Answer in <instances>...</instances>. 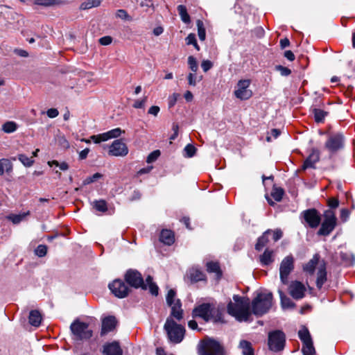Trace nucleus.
<instances>
[{
    "label": "nucleus",
    "mask_w": 355,
    "mask_h": 355,
    "mask_svg": "<svg viewBox=\"0 0 355 355\" xmlns=\"http://www.w3.org/2000/svg\"><path fill=\"white\" fill-rule=\"evenodd\" d=\"M294 269V258L292 255L286 257L281 262L279 266V275L282 284H287L288 275Z\"/></svg>",
    "instance_id": "9b49d317"
},
{
    "label": "nucleus",
    "mask_w": 355,
    "mask_h": 355,
    "mask_svg": "<svg viewBox=\"0 0 355 355\" xmlns=\"http://www.w3.org/2000/svg\"><path fill=\"white\" fill-rule=\"evenodd\" d=\"M101 0H87L82 3L80 5V9L87 10L94 7H97L100 5Z\"/></svg>",
    "instance_id": "e433bc0d"
},
{
    "label": "nucleus",
    "mask_w": 355,
    "mask_h": 355,
    "mask_svg": "<svg viewBox=\"0 0 355 355\" xmlns=\"http://www.w3.org/2000/svg\"><path fill=\"white\" fill-rule=\"evenodd\" d=\"M272 239L275 241H277L283 236V232L280 229H276L274 231H272Z\"/></svg>",
    "instance_id": "bf43d9fd"
},
{
    "label": "nucleus",
    "mask_w": 355,
    "mask_h": 355,
    "mask_svg": "<svg viewBox=\"0 0 355 355\" xmlns=\"http://www.w3.org/2000/svg\"><path fill=\"white\" fill-rule=\"evenodd\" d=\"M70 329L76 340H88L92 336V331L89 328V324L78 320L73 321L70 326Z\"/></svg>",
    "instance_id": "423d86ee"
},
{
    "label": "nucleus",
    "mask_w": 355,
    "mask_h": 355,
    "mask_svg": "<svg viewBox=\"0 0 355 355\" xmlns=\"http://www.w3.org/2000/svg\"><path fill=\"white\" fill-rule=\"evenodd\" d=\"M178 11L183 22L186 24L190 22V17L187 13V8L184 5H179Z\"/></svg>",
    "instance_id": "f704fd0d"
},
{
    "label": "nucleus",
    "mask_w": 355,
    "mask_h": 355,
    "mask_svg": "<svg viewBox=\"0 0 355 355\" xmlns=\"http://www.w3.org/2000/svg\"><path fill=\"white\" fill-rule=\"evenodd\" d=\"M273 296L271 293H260L251 302V313L257 317L262 316L269 311L272 305Z\"/></svg>",
    "instance_id": "7ed1b4c3"
},
{
    "label": "nucleus",
    "mask_w": 355,
    "mask_h": 355,
    "mask_svg": "<svg viewBox=\"0 0 355 355\" xmlns=\"http://www.w3.org/2000/svg\"><path fill=\"white\" fill-rule=\"evenodd\" d=\"M312 112L314 114L315 121L317 123H321L324 121V118L327 115V112L318 108H313Z\"/></svg>",
    "instance_id": "c9c22d12"
},
{
    "label": "nucleus",
    "mask_w": 355,
    "mask_h": 355,
    "mask_svg": "<svg viewBox=\"0 0 355 355\" xmlns=\"http://www.w3.org/2000/svg\"><path fill=\"white\" fill-rule=\"evenodd\" d=\"M61 0H35L34 3L35 5L43 6H51L59 4Z\"/></svg>",
    "instance_id": "a19ab883"
},
{
    "label": "nucleus",
    "mask_w": 355,
    "mask_h": 355,
    "mask_svg": "<svg viewBox=\"0 0 355 355\" xmlns=\"http://www.w3.org/2000/svg\"><path fill=\"white\" fill-rule=\"evenodd\" d=\"M250 85V80H239L237 83L236 89L234 91L235 96L241 100L249 99L252 95V91L248 89Z\"/></svg>",
    "instance_id": "ddd939ff"
},
{
    "label": "nucleus",
    "mask_w": 355,
    "mask_h": 355,
    "mask_svg": "<svg viewBox=\"0 0 355 355\" xmlns=\"http://www.w3.org/2000/svg\"><path fill=\"white\" fill-rule=\"evenodd\" d=\"M26 216V214H10L8 216V219L11 220L14 224L19 223L23 218Z\"/></svg>",
    "instance_id": "49530a36"
},
{
    "label": "nucleus",
    "mask_w": 355,
    "mask_h": 355,
    "mask_svg": "<svg viewBox=\"0 0 355 355\" xmlns=\"http://www.w3.org/2000/svg\"><path fill=\"white\" fill-rule=\"evenodd\" d=\"M193 318H200L205 322H223V314L219 309H215L209 303H203L196 306L192 311Z\"/></svg>",
    "instance_id": "f03ea898"
},
{
    "label": "nucleus",
    "mask_w": 355,
    "mask_h": 355,
    "mask_svg": "<svg viewBox=\"0 0 355 355\" xmlns=\"http://www.w3.org/2000/svg\"><path fill=\"white\" fill-rule=\"evenodd\" d=\"M128 153V146L121 139L114 140L109 147L108 154L111 156L124 157Z\"/></svg>",
    "instance_id": "4468645a"
},
{
    "label": "nucleus",
    "mask_w": 355,
    "mask_h": 355,
    "mask_svg": "<svg viewBox=\"0 0 355 355\" xmlns=\"http://www.w3.org/2000/svg\"><path fill=\"white\" fill-rule=\"evenodd\" d=\"M270 233H272V230H268L258 239L257 243L255 245L257 250L260 251L268 243V235Z\"/></svg>",
    "instance_id": "c756f323"
},
{
    "label": "nucleus",
    "mask_w": 355,
    "mask_h": 355,
    "mask_svg": "<svg viewBox=\"0 0 355 355\" xmlns=\"http://www.w3.org/2000/svg\"><path fill=\"white\" fill-rule=\"evenodd\" d=\"M160 109L158 106L157 105H153V106H151L148 111V113L149 114H151V115H153L155 116H157L159 112Z\"/></svg>",
    "instance_id": "338daca9"
},
{
    "label": "nucleus",
    "mask_w": 355,
    "mask_h": 355,
    "mask_svg": "<svg viewBox=\"0 0 355 355\" xmlns=\"http://www.w3.org/2000/svg\"><path fill=\"white\" fill-rule=\"evenodd\" d=\"M320 263H321V262H320V255L318 254H315L312 259L303 266V270L309 275H313L316 266H319Z\"/></svg>",
    "instance_id": "5701e85b"
},
{
    "label": "nucleus",
    "mask_w": 355,
    "mask_h": 355,
    "mask_svg": "<svg viewBox=\"0 0 355 355\" xmlns=\"http://www.w3.org/2000/svg\"><path fill=\"white\" fill-rule=\"evenodd\" d=\"M345 137L342 133L338 132L329 136L325 142V148L331 153H335L344 147Z\"/></svg>",
    "instance_id": "1a4fd4ad"
},
{
    "label": "nucleus",
    "mask_w": 355,
    "mask_h": 355,
    "mask_svg": "<svg viewBox=\"0 0 355 355\" xmlns=\"http://www.w3.org/2000/svg\"><path fill=\"white\" fill-rule=\"evenodd\" d=\"M179 96L178 94L174 93L168 98V107H172L175 105L177 102L178 98Z\"/></svg>",
    "instance_id": "13d9d810"
},
{
    "label": "nucleus",
    "mask_w": 355,
    "mask_h": 355,
    "mask_svg": "<svg viewBox=\"0 0 355 355\" xmlns=\"http://www.w3.org/2000/svg\"><path fill=\"white\" fill-rule=\"evenodd\" d=\"M320 159V153L318 150H313L309 157L304 160L302 169L314 168L315 164Z\"/></svg>",
    "instance_id": "412c9836"
},
{
    "label": "nucleus",
    "mask_w": 355,
    "mask_h": 355,
    "mask_svg": "<svg viewBox=\"0 0 355 355\" xmlns=\"http://www.w3.org/2000/svg\"><path fill=\"white\" fill-rule=\"evenodd\" d=\"M112 42V38L110 36H104L99 39V43L104 46L110 44Z\"/></svg>",
    "instance_id": "052dcab7"
},
{
    "label": "nucleus",
    "mask_w": 355,
    "mask_h": 355,
    "mask_svg": "<svg viewBox=\"0 0 355 355\" xmlns=\"http://www.w3.org/2000/svg\"><path fill=\"white\" fill-rule=\"evenodd\" d=\"M94 208L101 212H105L107 209V203L104 200H96L94 202Z\"/></svg>",
    "instance_id": "c03bdc74"
},
{
    "label": "nucleus",
    "mask_w": 355,
    "mask_h": 355,
    "mask_svg": "<svg viewBox=\"0 0 355 355\" xmlns=\"http://www.w3.org/2000/svg\"><path fill=\"white\" fill-rule=\"evenodd\" d=\"M284 193V192L282 189L275 187L273 188L271 196L277 202H280L283 198Z\"/></svg>",
    "instance_id": "37998d69"
},
{
    "label": "nucleus",
    "mask_w": 355,
    "mask_h": 355,
    "mask_svg": "<svg viewBox=\"0 0 355 355\" xmlns=\"http://www.w3.org/2000/svg\"><path fill=\"white\" fill-rule=\"evenodd\" d=\"M58 144L64 149H67L70 147L69 143L64 136H59L58 137Z\"/></svg>",
    "instance_id": "864d4df0"
},
{
    "label": "nucleus",
    "mask_w": 355,
    "mask_h": 355,
    "mask_svg": "<svg viewBox=\"0 0 355 355\" xmlns=\"http://www.w3.org/2000/svg\"><path fill=\"white\" fill-rule=\"evenodd\" d=\"M101 177H102V174H101L99 173H96L93 175L87 178L85 180L84 183H85V184H91V183L94 182V181H96V180L101 178Z\"/></svg>",
    "instance_id": "5fc2aeb1"
},
{
    "label": "nucleus",
    "mask_w": 355,
    "mask_h": 355,
    "mask_svg": "<svg viewBox=\"0 0 355 355\" xmlns=\"http://www.w3.org/2000/svg\"><path fill=\"white\" fill-rule=\"evenodd\" d=\"M125 282L132 287L138 288H141L144 290H146V285L144 281V278L141 274L134 269H129L125 274Z\"/></svg>",
    "instance_id": "9d476101"
},
{
    "label": "nucleus",
    "mask_w": 355,
    "mask_h": 355,
    "mask_svg": "<svg viewBox=\"0 0 355 355\" xmlns=\"http://www.w3.org/2000/svg\"><path fill=\"white\" fill-rule=\"evenodd\" d=\"M233 300L234 302L227 304V313L239 322L248 321L252 314L249 300L238 295H234Z\"/></svg>",
    "instance_id": "f257e3e1"
},
{
    "label": "nucleus",
    "mask_w": 355,
    "mask_h": 355,
    "mask_svg": "<svg viewBox=\"0 0 355 355\" xmlns=\"http://www.w3.org/2000/svg\"><path fill=\"white\" fill-rule=\"evenodd\" d=\"M224 348L221 344L210 338H206L198 345L199 355H224Z\"/></svg>",
    "instance_id": "20e7f679"
},
{
    "label": "nucleus",
    "mask_w": 355,
    "mask_h": 355,
    "mask_svg": "<svg viewBox=\"0 0 355 355\" xmlns=\"http://www.w3.org/2000/svg\"><path fill=\"white\" fill-rule=\"evenodd\" d=\"M349 216V211L347 209H343L340 211V218L343 222L347 221Z\"/></svg>",
    "instance_id": "69168bd1"
},
{
    "label": "nucleus",
    "mask_w": 355,
    "mask_h": 355,
    "mask_svg": "<svg viewBox=\"0 0 355 355\" xmlns=\"http://www.w3.org/2000/svg\"><path fill=\"white\" fill-rule=\"evenodd\" d=\"M288 291L293 299L298 300L304 297L306 288L302 282L293 281L288 286Z\"/></svg>",
    "instance_id": "f3484780"
},
{
    "label": "nucleus",
    "mask_w": 355,
    "mask_h": 355,
    "mask_svg": "<svg viewBox=\"0 0 355 355\" xmlns=\"http://www.w3.org/2000/svg\"><path fill=\"white\" fill-rule=\"evenodd\" d=\"M18 159L22 163V164L26 167L31 166L34 163V160L32 159V157H28L24 154L19 155Z\"/></svg>",
    "instance_id": "79ce46f5"
},
{
    "label": "nucleus",
    "mask_w": 355,
    "mask_h": 355,
    "mask_svg": "<svg viewBox=\"0 0 355 355\" xmlns=\"http://www.w3.org/2000/svg\"><path fill=\"white\" fill-rule=\"evenodd\" d=\"M121 133L122 130L121 128H116L102 134L92 135L90 138L94 143L98 144L101 141H105L110 139L117 138Z\"/></svg>",
    "instance_id": "a211bd4d"
},
{
    "label": "nucleus",
    "mask_w": 355,
    "mask_h": 355,
    "mask_svg": "<svg viewBox=\"0 0 355 355\" xmlns=\"http://www.w3.org/2000/svg\"><path fill=\"white\" fill-rule=\"evenodd\" d=\"M164 328L171 342L180 343L183 340L185 332L184 328L177 324L171 318H167Z\"/></svg>",
    "instance_id": "39448f33"
},
{
    "label": "nucleus",
    "mask_w": 355,
    "mask_h": 355,
    "mask_svg": "<svg viewBox=\"0 0 355 355\" xmlns=\"http://www.w3.org/2000/svg\"><path fill=\"white\" fill-rule=\"evenodd\" d=\"M12 171V164L8 159H0V175H3L5 172L9 173Z\"/></svg>",
    "instance_id": "7c9ffc66"
},
{
    "label": "nucleus",
    "mask_w": 355,
    "mask_h": 355,
    "mask_svg": "<svg viewBox=\"0 0 355 355\" xmlns=\"http://www.w3.org/2000/svg\"><path fill=\"white\" fill-rule=\"evenodd\" d=\"M103 353L104 355H123L119 343L116 341L105 344L103 346Z\"/></svg>",
    "instance_id": "aec40b11"
},
{
    "label": "nucleus",
    "mask_w": 355,
    "mask_h": 355,
    "mask_svg": "<svg viewBox=\"0 0 355 355\" xmlns=\"http://www.w3.org/2000/svg\"><path fill=\"white\" fill-rule=\"evenodd\" d=\"M46 114L49 118H55L59 114V112L55 108H51L47 110Z\"/></svg>",
    "instance_id": "0e129e2a"
},
{
    "label": "nucleus",
    "mask_w": 355,
    "mask_h": 355,
    "mask_svg": "<svg viewBox=\"0 0 355 355\" xmlns=\"http://www.w3.org/2000/svg\"><path fill=\"white\" fill-rule=\"evenodd\" d=\"M239 347L242 349L243 355H254V350L249 341L245 340H241L240 342Z\"/></svg>",
    "instance_id": "473e14b6"
},
{
    "label": "nucleus",
    "mask_w": 355,
    "mask_h": 355,
    "mask_svg": "<svg viewBox=\"0 0 355 355\" xmlns=\"http://www.w3.org/2000/svg\"><path fill=\"white\" fill-rule=\"evenodd\" d=\"M328 205L332 209H335V208L338 207L339 205L338 200L336 198L329 199Z\"/></svg>",
    "instance_id": "774afa93"
},
{
    "label": "nucleus",
    "mask_w": 355,
    "mask_h": 355,
    "mask_svg": "<svg viewBox=\"0 0 355 355\" xmlns=\"http://www.w3.org/2000/svg\"><path fill=\"white\" fill-rule=\"evenodd\" d=\"M324 219L318 232V235L328 236L336 225V217L334 211L326 210L324 213Z\"/></svg>",
    "instance_id": "0eeeda50"
},
{
    "label": "nucleus",
    "mask_w": 355,
    "mask_h": 355,
    "mask_svg": "<svg viewBox=\"0 0 355 355\" xmlns=\"http://www.w3.org/2000/svg\"><path fill=\"white\" fill-rule=\"evenodd\" d=\"M213 66V64L209 60H203L201 63V67L205 72L209 71Z\"/></svg>",
    "instance_id": "680f3d73"
},
{
    "label": "nucleus",
    "mask_w": 355,
    "mask_h": 355,
    "mask_svg": "<svg viewBox=\"0 0 355 355\" xmlns=\"http://www.w3.org/2000/svg\"><path fill=\"white\" fill-rule=\"evenodd\" d=\"M159 155H160V151L159 150H154L148 155L146 162L148 163H152V162H155V160H157V159L159 157Z\"/></svg>",
    "instance_id": "3c124183"
},
{
    "label": "nucleus",
    "mask_w": 355,
    "mask_h": 355,
    "mask_svg": "<svg viewBox=\"0 0 355 355\" xmlns=\"http://www.w3.org/2000/svg\"><path fill=\"white\" fill-rule=\"evenodd\" d=\"M196 25L198 27V35L199 37V39L201 41H204L206 37V32L205 28L204 27V24L202 20L198 19L196 21Z\"/></svg>",
    "instance_id": "ea45409f"
},
{
    "label": "nucleus",
    "mask_w": 355,
    "mask_h": 355,
    "mask_svg": "<svg viewBox=\"0 0 355 355\" xmlns=\"http://www.w3.org/2000/svg\"><path fill=\"white\" fill-rule=\"evenodd\" d=\"M17 128V125L14 121H7L2 125V130L6 133L14 132Z\"/></svg>",
    "instance_id": "58836bf2"
},
{
    "label": "nucleus",
    "mask_w": 355,
    "mask_h": 355,
    "mask_svg": "<svg viewBox=\"0 0 355 355\" xmlns=\"http://www.w3.org/2000/svg\"><path fill=\"white\" fill-rule=\"evenodd\" d=\"M278 293L279 294L280 300H281V306L282 309H291L294 308L295 304L291 301V300L282 291L278 290Z\"/></svg>",
    "instance_id": "cd10ccee"
},
{
    "label": "nucleus",
    "mask_w": 355,
    "mask_h": 355,
    "mask_svg": "<svg viewBox=\"0 0 355 355\" xmlns=\"http://www.w3.org/2000/svg\"><path fill=\"white\" fill-rule=\"evenodd\" d=\"M273 251L266 249L260 256V261L262 265L267 266L273 262Z\"/></svg>",
    "instance_id": "c85d7f7f"
},
{
    "label": "nucleus",
    "mask_w": 355,
    "mask_h": 355,
    "mask_svg": "<svg viewBox=\"0 0 355 355\" xmlns=\"http://www.w3.org/2000/svg\"><path fill=\"white\" fill-rule=\"evenodd\" d=\"M146 101L147 96H144L141 100H137L133 104V107L137 109L144 108Z\"/></svg>",
    "instance_id": "4d7b16f0"
},
{
    "label": "nucleus",
    "mask_w": 355,
    "mask_h": 355,
    "mask_svg": "<svg viewBox=\"0 0 355 355\" xmlns=\"http://www.w3.org/2000/svg\"><path fill=\"white\" fill-rule=\"evenodd\" d=\"M146 288L148 286L150 292L152 295L157 296L158 295L159 288L155 283L153 282V277L148 275L146 279Z\"/></svg>",
    "instance_id": "72a5a7b5"
},
{
    "label": "nucleus",
    "mask_w": 355,
    "mask_h": 355,
    "mask_svg": "<svg viewBox=\"0 0 355 355\" xmlns=\"http://www.w3.org/2000/svg\"><path fill=\"white\" fill-rule=\"evenodd\" d=\"M171 307V314L168 318H174L178 321H180L183 318L184 311L182 309V303L180 300H176L175 304L168 305Z\"/></svg>",
    "instance_id": "4be33fe9"
},
{
    "label": "nucleus",
    "mask_w": 355,
    "mask_h": 355,
    "mask_svg": "<svg viewBox=\"0 0 355 355\" xmlns=\"http://www.w3.org/2000/svg\"><path fill=\"white\" fill-rule=\"evenodd\" d=\"M188 64L189 65L190 69L193 72H196L197 71L198 68V65L196 60V58L194 57L191 55V56H189L188 58Z\"/></svg>",
    "instance_id": "8fccbe9b"
},
{
    "label": "nucleus",
    "mask_w": 355,
    "mask_h": 355,
    "mask_svg": "<svg viewBox=\"0 0 355 355\" xmlns=\"http://www.w3.org/2000/svg\"><path fill=\"white\" fill-rule=\"evenodd\" d=\"M111 292L119 298L125 297L130 291L128 286L121 279H115L109 284Z\"/></svg>",
    "instance_id": "f8f14e48"
},
{
    "label": "nucleus",
    "mask_w": 355,
    "mask_h": 355,
    "mask_svg": "<svg viewBox=\"0 0 355 355\" xmlns=\"http://www.w3.org/2000/svg\"><path fill=\"white\" fill-rule=\"evenodd\" d=\"M285 334L280 330L270 332L268 334V347L271 351H282L285 346Z\"/></svg>",
    "instance_id": "6e6552de"
},
{
    "label": "nucleus",
    "mask_w": 355,
    "mask_h": 355,
    "mask_svg": "<svg viewBox=\"0 0 355 355\" xmlns=\"http://www.w3.org/2000/svg\"><path fill=\"white\" fill-rule=\"evenodd\" d=\"M327 275L326 264L324 261H322L317 272L316 286L318 288L320 289L327 282Z\"/></svg>",
    "instance_id": "6ab92c4d"
},
{
    "label": "nucleus",
    "mask_w": 355,
    "mask_h": 355,
    "mask_svg": "<svg viewBox=\"0 0 355 355\" xmlns=\"http://www.w3.org/2000/svg\"><path fill=\"white\" fill-rule=\"evenodd\" d=\"M48 164L51 166H53V165L59 166L60 169L62 171H67L69 168V166L66 162H62L60 164L58 161L54 160L52 162H49Z\"/></svg>",
    "instance_id": "603ef678"
},
{
    "label": "nucleus",
    "mask_w": 355,
    "mask_h": 355,
    "mask_svg": "<svg viewBox=\"0 0 355 355\" xmlns=\"http://www.w3.org/2000/svg\"><path fill=\"white\" fill-rule=\"evenodd\" d=\"M298 336L303 343V347L302 349V352H307L308 353H311V352H313L315 350L310 333L306 327H303L299 331Z\"/></svg>",
    "instance_id": "2eb2a0df"
},
{
    "label": "nucleus",
    "mask_w": 355,
    "mask_h": 355,
    "mask_svg": "<svg viewBox=\"0 0 355 355\" xmlns=\"http://www.w3.org/2000/svg\"><path fill=\"white\" fill-rule=\"evenodd\" d=\"M175 296H176L175 291L173 289L169 290L166 295V304L168 305H171L172 304H175V300H177L175 298Z\"/></svg>",
    "instance_id": "a18cd8bd"
},
{
    "label": "nucleus",
    "mask_w": 355,
    "mask_h": 355,
    "mask_svg": "<svg viewBox=\"0 0 355 355\" xmlns=\"http://www.w3.org/2000/svg\"><path fill=\"white\" fill-rule=\"evenodd\" d=\"M276 70L278 71L282 76H287L291 74V71L285 67H283L282 65H277L275 67Z\"/></svg>",
    "instance_id": "6e6d98bb"
},
{
    "label": "nucleus",
    "mask_w": 355,
    "mask_h": 355,
    "mask_svg": "<svg viewBox=\"0 0 355 355\" xmlns=\"http://www.w3.org/2000/svg\"><path fill=\"white\" fill-rule=\"evenodd\" d=\"M207 270L208 272L215 273L218 279L220 278L222 272L219 264L216 262L210 261L207 263Z\"/></svg>",
    "instance_id": "2f4dec72"
},
{
    "label": "nucleus",
    "mask_w": 355,
    "mask_h": 355,
    "mask_svg": "<svg viewBox=\"0 0 355 355\" xmlns=\"http://www.w3.org/2000/svg\"><path fill=\"white\" fill-rule=\"evenodd\" d=\"M159 240L166 245H171L174 243V234L168 230H164L161 232Z\"/></svg>",
    "instance_id": "393cba45"
},
{
    "label": "nucleus",
    "mask_w": 355,
    "mask_h": 355,
    "mask_svg": "<svg viewBox=\"0 0 355 355\" xmlns=\"http://www.w3.org/2000/svg\"><path fill=\"white\" fill-rule=\"evenodd\" d=\"M184 150L186 153V157H192L196 154V148L194 146L191 144H187L185 146Z\"/></svg>",
    "instance_id": "de8ad7c7"
},
{
    "label": "nucleus",
    "mask_w": 355,
    "mask_h": 355,
    "mask_svg": "<svg viewBox=\"0 0 355 355\" xmlns=\"http://www.w3.org/2000/svg\"><path fill=\"white\" fill-rule=\"evenodd\" d=\"M116 324V318L114 316H108L102 321L101 336L112 331Z\"/></svg>",
    "instance_id": "b1692460"
},
{
    "label": "nucleus",
    "mask_w": 355,
    "mask_h": 355,
    "mask_svg": "<svg viewBox=\"0 0 355 355\" xmlns=\"http://www.w3.org/2000/svg\"><path fill=\"white\" fill-rule=\"evenodd\" d=\"M186 42L187 44H194L196 42V35L193 33H190L187 37H186Z\"/></svg>",
    "instance_id": "e2e57ef3"
},
{
    "label": "nucleus",
    "mask_w": 355,
    "mask_h": 355,
    "mask_svg": "<svg viewBox=\"0 0 355 355\" xmlns=\"http://www.w3.org/2000/svg\"><path fill=\"white\" fill-rule=\"evenodd\" d=\"M29 322L32 326L39 327L42 321L41 313L37 310H33L29 313Z\"/></svg>",
    "instance_id": "bb28decb"
},
{
    "label": "nucleus",
    "mask_w": 355,
    "mask_h": 355,
    "mask_svg": "<svg viewBox=\"0 0 355 355\" xmlns=\"http://www.w3.org/2000/svg\"><path fill=\"white\" fill-rule=\"evenodd\" d=\"M35 254L39 257H43L46 254L47 248L44 245H40L35 250Z\"/></svg>",
    "instance_id": "09e8293b"
},
{
    "label": "nucleus",
    "mask_w": 355,
    "mask_h": 355,
    "mask_svg": "<svg viewBox=\"0 0 355 355\" xmlns=\"http://www.w3.org/2000/svg\"><path fill=\"white\" fill-rule=\"evenodd\" d=\"M101 0H87L82 3L80 5V9L87 10L94 7H97L100 5Z\"/></svg>",
    "instance_id": "4c0bfd02"
},
{
    "label": "nucleus",
    "mask_w": 355,
    "mask_h": 355,
    "mask_svg": "<svg viewBox=\"0 0 355 355\" xmlns=\"http://www.w3.org/2000/svg\"><path fill=\"white\" fill-rule=\"evenodd\" d=\"M305 221L311 228L317 227L321 221L320 216L315 209H309L303 212Z\"/></svg>",
    "instance_id": "dca6fc26"
},
{
    "label": "nucleus",
    "mask_w": 355,
    "mask_h": 355,
    "mask_svg": "<svg viewBox=\"0 0 355 355\" xmlns=\"http://www.w3.org/2000/svg\"><path fill=\"white\" fill-rule=\"evenodd\" d=\"M188 275L192 282H198L206 279L205 275L198 269L193 268L190 270Z\"/></svg>",
    "instance_id": "a878e982"
}]
</instances>
